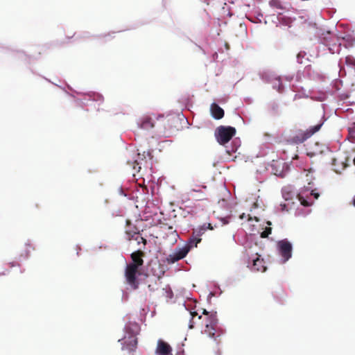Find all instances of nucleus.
Instances as JSON below:
<instances>
[{
	"label": "nucleus",
	"mask_w": 355,
	"mask_h": 355,
	"mask_svg": "<svg viewBox=\"0 0 355 355\" xmlns=\"http://www.w3.org/2000/svg\"><path fill=\"white\" fill-rule=\"evenodd\" d=\"M312 181L308 183V186H304L297 189L293 184L284 186L281 189V194L284 200L291 202L296 201L301 207L309 206L310 208L314 205L321 195L317 187H313Z\"/></svg>",
	"instance_id": "nucleus-1"
},
{
	"label": "nucleus",
	"mask_w": 355,
	"mask_h": 355,
	"mask_svg": "<svg viewBox=\"0 0 355 355\" xmlns=\"http://www.w3.org/2000/svg\"><path fill=\"white\" fill-rule=\"evenodd\" d=\"M236 134V129L232 125H220L214 130V137L216 141L225 148V153L222 155L224 162L234 161L236 155V153L241 146V141L239 138L233 137Z\"/></svg>",
	"instance_id": "nucleus-2"
},
{
	"label": "nucleus",
	"mask_w": 355,
	"mask_h": 355,
	"mask_svg": "<svg viewBox=\"0 0 355 355\" xmlns=\"http://www.w3.org/2000/svg\"><path fill=\"white\" fill-rule=\"evenodd\" d=\"M141 331L140 324L135 321L129 320L123 329V335L118 340L121 345V350H128L130 354L136 351L138 345L137 336Z\"/></svg>",
	"instance_id": "nucleus-3"
},
{
	"label": "nucleus",
	"mask_w": 355,
	"mask_h": 355,
	"mask_svg": "<svg viewBox=\"0 0 355 355\" xmlns=\"http://www.w3.org/2000/svg\"><path fill=\"white\" fill-rule=\"evenodd\" d=\"M124 277L126 284L132 289L137 290L139 288L143 279L146 277V275L139 272L138 270V264L135 261H132L131 263H126L125 264Z\"/></svg>",
	"instance_id": "nucleus-4"
},
{
	"label": "nucleus",
	"mask_w": 355,
	"mask_h": 355,
	"mask_svg": "<svg viewBox=\"0 0 355 355\" xmlns=\"http://www.w3.org/2000/svg\"><path fill=\"white\" fill-rule=\"evenodd\" d=\"M81 92L83 94H75V96L71 98L73 99L76 107H79L87 112L89 111L87 107L89 106V102H99V104H101L104 101V96L101 93L92 91Z\"/></svg>",
	"instance_id": "nucleus-5"
},
{
	"label": "nucleus",
	"mask_w": 355,
	"mask_h": 355,
	"mask_svg": "<svg viewBox=\"0 0 355 355\" xmlns=\"http://www.w3.org/2000/svg\"><path fill=\"white\" fill-rule=\"evenodd\" d=\"M295 209V216H308L311 212V208L309 206L301 207L298 205L296 201H282L275 206V211L276 214H285L289 212L290 210Z\"/></svg>",
	"instance_id": "nucleus-6"
},
{
	"label": "nucleus",
	"mask_w": 355,
	"mask_h": 355,
	"mask_svg": "<svg viewBox=\"0 0 355 355\" xmlns=\"http://www.w3.org/2000/svg\"><path fill=\"white\" fill-rule=\"evenodd\" d=\"M244 258L246 259L245 262L247 263V268L252 272H265L268 270L266 261L263 256L259 252H256L250 256L246 253L244 254Z\"/></svg>",
	"instance_id": "nucleus-7"
},
{
	"label": "nucleus",
	"mask_w": 355,
	"mask_h": 355,
	"mask_svg": "<svg viewBox=\"0 0 355 355\" xmlns=\"http://www.w3.org/2000/svg\"><path fill=\"white\" fill-rule=\"evenodd\" d=\"M276 250L280 263H286L293 256V244L286 238L278 240L276 242Z\"/></svg>",
	"instance_id": "nucleus-8"
},
{
	"label": "nucleus",
	"mask_w": 355,
	"mask_h": 355,
	"mask_svg": "<svg viewBox=\"0 0 355 355\" xmlns=\"http://www.w3.org/2000/svg\"><path fill=\"white\" fill-rule=\"evenodd\" d=\"M202 314L206 315L205 329L202 331V334H206L208 337L211 338L216 334L215 325L218 324L217 311L216 310L207 311L206 309L201 308Z\"/></svg>",
	"instance_id": "nucleus-9"
},
{
	"label": "nucleus",
	"mask_w": 355,
	"mask_h": 355,
	"mask_svg": "<svg viewBox=\"0 0 355 355\" xmlns=\"http://www.w3.org/2000/svg\"><path fill=\"white\" fill-rule=\"evenodd\" d=\"M268 166H270L271 173L276 176L284 178L291 170V162H283L280 160L272 159Z\"/></svg>",
	"instance_id": "nucleus-10"
},
{
	"label": "nucleus",
	"mask_w": 355,
	"mask_h": 355,
	"mask_svg": "<svg viewBox=\"0 0 355 355\" xmlns=\"http://www.w3.org/2000/svg\"><path fill=\"white\" fill-rule=\"evenodd\" d=\"M353 158L351 150L345 152V155L342 158L333 157L331 164L335 167L336 173L340 174L343 171L345 170L350 166V161Z\"/></svg>",
	"instance_id": "nucleus-11"
},
{
	"label": "nucleus",
	"mask_w": 355,
	"mask_h": 355,
	"mask_svg": "<svg viewBox=\"0 0 355 355\" xmlns=\"http://www.w3.org/2000/svg\"><path fill=\"white\" fill-rule=\"evenodd\" d=\"M246 225L248 226L250 231H257V234H259L261 238H268L272 233V223L268 220L264 219L259 225L249 223Z\"/></svg>",
	"instance_id": "nucleus-12"
},
{
	"label": "nucleus",
	"mask_w": 355,
	"mask_h": 355,
	"mask_svg": "<svg viewBox=\"0 0 355 355\" xmlns=\"http://www.w3.org/2000/svg\"><path fill=\"white\" fill-rule=\"evenodd\" d=\"M293 132V135H290L285 139V141L287 144L292 146L300 145L309 139L305 130L302 129H296Z\"/></svg>",
	"instance_id": "nucleus-13"
},
{
	"label": "nucleus",
	"mask_w": 355,
	"mask_h": 355,
	"mask_svg": "<svg viewBox=\"0 0 355 355\" xmlns=\"http://www.w3.org/2000/svg\"><path fill=\"white\" fill-rule=\"evenodd\" d=\"M125 234L127 240L130 241V239H134L137 241L138 243V236L139 235L141 239V234H140V230L139 228L132 223V220L129 218L125 220Z\"/></svg>",
	"instance_id": "nucleus-14"
},
{
	"label": "nucleus",
	"mask_w": 355,
	"mask_h": 355,
	"mask_svg": "<svg viewBox=\"0 0 355 355\" xmlns=\"http://www.w3.org/2000/svg\"><path fill=\"white\" fill-rule=\"evenodd\" d=\"M116 32L112 31L108 33H103V34H98V35H92L89 31H82L78 33H76V40H84V39H88L90 37H94L96 39H105L104 43L107 42V41L111 40L113 39L115 36L112 35Z\"/></svg>",
	"instance_id": "nucleus-15"
},
{
	"label": "nucleus",
	"mask_w": 355,
	"mask_h": 355,
	"mask_svg": "<svg viewBox=\"0 0 355 355\" xmlns=\"http://www.w3.org/2000/svg\"><path fill=\"white\" fill-rule=\"evenodd\" d=\"M136 153H134L133 155V162L136 164H141L144 161L145 163H147L148 159L152 161L153 156V149L149 148L147 150H144L142 153L139 150V148H136Z\"/></svg>",
	"instance_id": "nucleus-16"
},
{
	"label": "nucleus",
	"mask_w": 355,
	"mask_h": 355,
	"mask_svg": "<svg viewBox=\"0 0 355 355\" xmlns=\"http://www.w3.org/2000/svg\"><path fill=\"white\" fill-rule=\"evenodd\" d=\"M137 125L139 129L149 130L155 127V119L150 114L143 115L137 120Z\"/></svg>",
	"instance_id": "nucleus-17"
},
{
	"label": "nucleus",
	"mask_w": 355,
	"mask_h": 355,
	"mask_svg": "<svg viewBox=\"0 0 355 355\" xmlns=\"http://www.w3.org/2000/svg\"><path fill=\"white\" fill-rule=\"evenodd\" d=\"M315 72L312 69L311 64H307L305 65L303 70L299 69L296 72L295 81L300 83L302 80V77L310 80L315 79Z\"/></svg>",
	"instance_id": "nucleus-18"
},
{
	"label": "nucleus",
	"mask_w": 355,
	"mask_h": 355,
	"mask_svg": "<svg viewBox=\"0 0 355 355\" xmlns=\"http://www.w3.org/2000/svg\"><path fill=\"white\" fill-rule=\"evenodd\" d=\"M171 352H173L171 345L163 340L159 338L157 341V346L155 350V355H168Z\"/></svg>",
	"instance_id": "nucleus-19"
},
{
	"label": "nucleus",
	"mask_w": 355,
	"mask_h": 355,
	"mask_svg": "<svg viewBox=\"0 0 355 355\" xmlns=\"http://www.w3.org/2000/svg\"><path fill=\"white\" fill-rule=\"evenodd\" d=\"M239 243L243 246L245 253L248 249H251L254 245H259L257 234L250 233L245 238H243Z\"/></svg>",
	"instance_id": "nucleus-20"
},
{
	"label": "nucleus",
	"mask_w": 355,
	"mask_h": 355,
	"mask_svg": "<svg viewBox=\"0 0 355 355\" xmlns=\"http://www.w3.org/2000/svg\"><path fill=\"white\" fill-rule=\"evenodd\" d=\"M259 78L266 84L272 83L274 80L278 78V75L271 69H263L258 73Z\"/></svg>",
	"instance_id": "nucleus-21"
},
{
	"label": "nucleus",
	"mask_w": 355,
	"mask_h": 355,
	"mask_svg": "<svg viewBox=\"0 0 355 355\" xmlns=\"http://www.w3.org/2000/svg\"><path fill=\"white\" fill-rule=\"evenodd\" d=\"M211 116L215 120H220L225 114L224 110L216 102H213L209 107Z\"/></svg>",
	"instance_id": "nucleus-22"
},
{
	"label": "nucleus",
	"mask_w": 355,
	"mask_h": 355,
	"mask_svg": "<svg viewBox=\"0 0 355 355\" xmlns=\"http://www.w3.org/2000/svg\"><path fill=\"white\" fill-rule=\"evenodd\" d=\"M270 162H264L263 166H260L259 168L257 169L255 178L259 183H263L266 180L268 177L267 171L268 168L270 167V166H268Z\"/></svg>",
	"instance_id": "nucleus-23"
},
{
	"label": "nucleus",
	"mask_w": 355,
	"mask_h": 355,
	"mask_svg": "<svg viewBox=\"0 0 355 355\" xmlns=\"http://www.w3.org/2000/svg\"><path fill=\"white\" fill-rule=\"evenodd\" d=\"M340 37L347 48L355 46V33L354 31H348L343 33Z\"/></svg>",
	"instance_id": "nucleus-24"
},
{
	"label": "nucleus",
	"mask_w": 355,
	"mask_h": 355,
	"mask_svg": "<svg viewBox=\"0 0 355 355\" xmlns=\"http://www.w3.org/2000/svg\"><path fill=\"white\" fill-rule=\"evenodd\" d=\"M267 110L269 114L272 116H279L282 113L279 107V103L276 100H272L268 103Z\"/></svg>",
	"instance_id": "nucleus-25"
},
{
	"label": "nucleus",
	"mask_w": 355,
	"mask_h": 355,
	"mask_svg": "<svg viewBox=\"0 0 355 355\" xmlns=\"http://www.w3.org/2000/svg\"><path fill=\"white\" fill-rule=\"evenodd\" d=\"M272 84V88L279 94H283L287 90V85L284 83L282 76L278 75V78L275 79Z\"/></svg>",
	"instance_id": "nucleus-26"
},
{
	"label": "nucleus",
	"mask_w": 355,
	"mask_h": 355,
	"mask_svg": "<svg viewBox=\"0 0 355 355\" xmlns=\"http://www.w3.org/2000/svg\"><path fill=\"white\" fill-rule=\"evenodd\" d=\"M55 86L62 89L64 94L69 97H74L75 94H83L81 91L73 89L70 85L66 83V85H59L57 83L54 84Z\"/></svg>",
	"instance_id": "nucleus-27"
},
{
	"label": "nucleus",
	"mask_w": 355,
	"mask_h": 355,
	"mask_svg": "<svg viewBox=\"0 0 355 355\" xmlns=\"http://www.w3.org/2000/svg\"><path fill=\"white\" fill-rule=\"evenodd\" d=\"M216 225H213L211 223H204L202 225H198L196 228H195L193 233H195L197 236L202 238V236L207 230H212L214 229Z\"/></svg>",
	"instance_id": "nucleus-28"
},
{
	"label": "nucleus",
	"mask_w": 355,
	"mask_h": 355,
	"mask_svg": "<svg viewBox=\"0 0 355 355\" xmlns=\"http://www.w3.org/2000/svg\"><path fill=\"white\" fill-rule=\"evenodd\" d=\"M15 51L17 53V58L22 61L30 69V68H31L30 67L31 64V60L33 58V56L27 54L24 50H15Z\"/></svg>",
	"instance_id": "nucleus-29"
},
{
	"label": "nucleus",
	"mask_w": 355,
	"mask_h": 355,
	"mask_svg": "<svg viewBox=\"0 0 355 355\" xmlns=\"http://www.w3.org/2000/svg\"><path fill=\"white\" fill-rule=\"evenodd\" d=\"M268 4L272 8L279 9L282 10H287L291 6L289 3L284 2L282 0H270Z\"/></svg>",
	"instance_id": "nucleus-30"
},
{
	"label": "nucleus",
	"mask_w": 355,
	"mask_h": 355,
	"mask_svg": "<svg viewBox=\"0 0 355 355\" xmlns=\"http://www.w3.org/2000/svg\"><path fill=\"white\" fill-rule=\"evenodd\" d=\"M327 49L331 54L340 53L341 51V44L338 43V40L334 37L330 43H328Z\"/></svg>",
	"instance_id": "nucleus-31"
},
{
	"label": "nucleus",
	"mask_w": 355,
	"mask_h": 355,
	"mask_svg": "<svg viewBox=\"0 0 355 355\" xmlns=\"http://www.w3.org/2000/svg\"><path fill=\"white\" fill-rule=\"evenodd\" d=\"M319 35H320L318 38L319 43L325 47L328 46V43H330L331 40L334 38L331 32L329 31H327L326 32L322 31V33L319 34Z\"/></svg>",
	"instance_id": "nucleus-32"
},
{
	"label": "nucleus",
	"mask_w": 355,
	"mask_h": 355,
	"mask_svg": "<svg viewBox=\"0 0 355 355\" xmlns=\"http://www.w3.org/2000/svg\"><path fill=\"white\" fill-rule=\"evenodd\" d=\"M272 297L274 300L279 303V304H284L286 301V293L281 288H278V289L272 293Z\"/></svg>",
	"instance_id": "nucleus-33"
},
{
	"label": "nucleus",
	"mask_w": 355,
	"mask_h": 355,
	"mask_svg": "<svg viewBox=\"0 0 355 355\" xmlns=\"http://www.w3.org/2000/svg\"><path fill=\"white\" fill-rule=\"evenodd\" d=\"M173 252L177 255L178 259L180 260L187 257V255L189 252V248H188L187 247L185 248V246H180L178 245L175 248Z\"/></svg>",
	"instance_id": "nucleus-34"
},
{
	"label": "nucleus",
	"mask_w": 355,
	"mask_h": 355,
	"mask_svg": "<svg viewBox=\"0 0 355 355\" xmlns=\"http://www.w3.org/2000/svg\"><path fill=\"white\" fill-rule=\"evenodd\" d=\"M216 329V334L211 336V338L214 339V340L216 342V344L217 345H219L220 343V340L219 338L222 336H223L226 332V329L223 324H218Z\"/></svg>",
	"instance_id": "nucleus-35"
},
{
	"label": "nucleus",
	"mask_w": 355,
	"mask_h": 355,
	"mask_svg": "<svg viewBox=\"0 0 355 355\" xmlns=\"http://www.w3.org/2000/svg\"><path fill=\"white\" fill-rule=\"evenodd\" d=\"M183 306H184L185 309L190 314V320H189V324H188V327L189 329H192L195 327V322H193V318L195 317V314L197 313V311L196 309H189L185 302L183 303Z\"/></svg>",
	"instance_id": "nucleus-36"
},
{
	"label": "nucleus",
	"mask_w": 355,
	"mask_h": 355,
	"mask_svg": "<svg viewBox=\"0 0 355 355\" xmlns=\"http://www.w3.org/2000/svg\"><path fill=\"white\" fill-rule=\"evenodd\" d=\"M313 149L318 155H324L326 152L329 151V147L327 145L320 144L318 141L315 143Z\"/></svg>",
	"instance_id": "nucleus-37"
},
{
	"label": "nucleus",
	"mask_w": 355,
	"mask_h": 355,
	"mask_svg": "<svg viewBox=\"0 0 355 355\" xmlns=\"http://www.w3.org/2000/svg\"><path fill=\"white\" fill-rule=\"evenodd\" d=\"M307 53L304 51H300L296 54V62L299 64H306L310 62L309 58H306Z\"/></svg>",
	"instance_id": "nucleus-38"
},
{
	"label": "nucleus",
	"mask_w": 355,
	"mask_h": 355,
	"mask_svg": "<svg viewBox=\"0 0 355 355\" xmlns=\"http://www.w3.org/2000/svg\"><path fill=\"white\" fill-rule=\"evenodd\" d=\"M321 124H319L317 123L315 125H310L307 129L304 130L306 132V134L309 139L313 135H315L316 132H318L321 129Z\"/></svg>",
	"instance_id": "nucleus-39"
},
{
	"label": "nucleus",
	"mask_w": 355,
	"mask_h": 355,
	"mask_svg": "<svg viewBox=\"0 0 355 355\" xmlns=\"http://www.w3.org/2000/svg\"><path fill=\"white\" fill-rule=\"evenodd\" d=\"M162 294L166 296L168 300H172L174 298L173 290L168 285L162 288Z\"/></svg>",
	"instance_id": "nucleus-40"
},
{
	"label": "nucleus",
	"mask_w": 355,
	"mask_h": 355,
	"mask_svg": "<svg viewBox=\"0 0 355 355\" xmlns=\"http://www.w3.org/2000/svg\"><path fill=\"white\" fill-rule=\"evenodd\" d=\"M31 257V250L28 248H26L24 252H21L18 257H16V259L21 262L22 261H26L29 259Z\"/></svg>",
	"instance_id": "nucleus-41"
},
{
	"label": "nucleus",
	"mask_w": 355,
	"mask_h": 355,
	"mask_svg": "<svg viewBox=\"0 0 355 355\" xmlns=\"http://www.w3.org/2000/svg\"><path fill=\"white\" fill-rule=\"evenodd\" d=\"M178 258L175 252L173 251L172 253L166 256L165 261L168 265H172L178 261Z\"/></svg>",
	"instance_id": "nucleus-42"
},
{
	"label": "nucleus",
	"mask_w": 355,
	"mask_h": 355,
	"mask_svg": "<svg viewBox=\"0 0 355 355\" xmlns=\"http://www.w3.org/2000/svg\"><path fill=\"white\" fill-rule=\"evenodd\" d=\"M125 211L123 209H121V208H119L117 209H113L112 211H111V216L112 218H115V217H125Z\"/></svg>",
	"instance_id": "nucleus-43"
},
{
	"label": "nucleus",
	"mask_w": 355,
	"mask_h": 355,
	"mask_svg": "<svg viewBox=\"0 0 355 355\" xmlns=\"http://www.w3.org/2000/svg\"><path fill=\"white\" fill-rule=\"evenodd\" d=\"M189 240L193 243V246H198V245L202 241V238L197 236L196 234L193 232Z\"/></svg>",
	"instance_id": "nucleus-44"
},
{
	"label": "nucleus",
	"mask_w": 355,
	"mask_h": 355,
	"mask_svg": "<svg viewBox=\"0 0 355 355\" xmlns=\"http://www.w3.org/2000/svg\"><path fill=\"white\" fill-rule=\"evenodd\" d=\"M322 107L323 109V114L322 116H321L320 119L319 120V121L318 122L319 124H321V127H322V125L324 124V123L327 121L328 119V116H325V111H324V105L325 104H322Z\"/></svg>",
	"instance_id": "nucleus-45"
},
{
	"label": "nucleus",
	"mask_w": 355,
	"mask_h": 355,
	"mask_svg": "<svg viewBox=\"0 0 355 355\" xmlns=\"http://www.w3.org/2000/svg\"><path fill=\"white\" fill-rule=\"evenodd\" d=\"M184 343L182 342L178 345L177 355H184L185 351L184 349Z\"/></svg>",
	"instance_id": "nucleus-46"
},
{
	"label": "nucleus",
	"mask_w": 355,
	"mask_h": 355,
	"mask_svg": "<svg viewBox=\"0 0 355 355\" xmlns=\"http://www.w3.org/2000/svg\"><path fill=\"white\" fill-rule=\"evenodd\" d=\"M295 76H296V73L295 74L284 75V76H282V78L283 81L285 80L286 82L291 83L294 79L295 80Z\"/></svg>",
	"instance_id": "nucleus-47"
},
{
	"label": "nucleus",
	"mask_w": 355,
	"mask_h": 355,
	"mask_svg": "<svg viewBox=\"0 0 355 355\" xmlns=\"http://www.w3.org/2000/svg\"><path fill=\"white\" fill-rule=\"evenodd\" d=\"M223 291H220V293L218 294H213V292L209 291V293L207 297V302L208 304H211V297H219L221 294H222Z\"/></svg>",
	"instance_id": "nucleus-48"
},
{
	"label": "nucleus",
	"mask_w": 355,
	"mask_h": 355,
	"mask_svg": "<svg viewBox=\"0 0 355 355\" xmlns=\"http://www.w3.org/2000/svg\"><path fill=\"white\" fill-rule=\"evenodd\" d=\"M30 71H31V72L33 74H34V75H37V76H39L42 77V78L44 80H45L46 82H48V83H51V84H52V85H54L55 83H54V82H53L51 79H49V78H46V77H45V76H42V75H41V74H39V73H36V72H35V71L32 68H30Z\"/></svg>",
	"instance_id": "nucleus-49"
},
{
	"label": "nucleus",
	"mask_w": 355,
	"mask_h": 355,
	"mask_svg": "<svg viewBox=\"0 0 355 355\" xmlns=\"http://www.w3.org/2000/svg\"><path fill=\"white\" fill-rule=\"evenodd\" d=\"M118 193L121 196H124V197H126L128 200H133L134 197H130L128 196L122 189V186H121L119 189H118Z\"/></svg>",
	"instance_id": "nucleus-50"
},
{
	"label": "nucleus",
	"mask_w": 355,
	"mask_h": 355,
	"mask_svg": "<svg viewBox=\"0 0 355 355\" xmlns=\"http://www.w3.org/2000/svg\"><path fill=\"white\" fill-rule=\"evenodd\" d=\"M182 246H185V248L187 247L188 248H189V252L193 248H197V246H193V243H191L189 240L186 241Z\"/></svg>",
	"instance_id": "nucleus-51"
},
{
	"label": "nucleus",
	"mask_w": 355,
	"mask_h": 355,
	"mask_svg": "<svg viewBox=\"0 0 355 355\" xmlns=\"http://www.w3.org/2000/svg\"><path fill=\"white\" fill-rule=\"evenodd\" d=\"M19 261L17 260V261H10L8 262L7 264L10 267V268H14V267H21V265L18 263Z\"/></svg>",
	"instance_id": "nucleus-52"
},
{
	"label": "nucleus",
	"mask_w": 355,
	"mask_h": 355,
	"mask_svg": "<svg viewBox=\"0 0 355 355\" xmlns=\"http://www.w3.org/2000/svg\"><path fill=\"white\" fill-rule=\"evenodd\" d=\"M121 292H122L121 302H127L129 298V294L125 293L123 290H121Z\"/></svg>",
	"instance_id": "nucleus-53"
},
{
	"label": "nucleus",
	"mask_w": 355,
	"mask_h": 355,
	"mask_svg": "<svg viewBox=\"0 0 355 355\" xmlns=\"http://www.w3.org/2000/svg\"><path fill=\"white\" fill-rule=\"evenodd\" d=\"M148 290L151 292H154L155 291L158 289L157 282L155 284H148Z\"/></svg>",
	"instance_id": "nucleus-54"
},
{
	"label": "nucleus",
	"mask_w": 355,
	"mask_h": 355,
	"mask_svg": "<svg viewBox=\"0 0 355 355\" xmlns=\"http://www.w3.org/2000/svg\"><path fill=\"white\" fill-rule=\"evenodd\" d=\"M222 9L223 10V12L224 13L227 11V13L226 14L227 16L228 17H231L232 15V14L230 12L229 9H230V7L228 6H227L226 4H225L224 6H223Z\"/></svg>",
	"instance_id": "nucleus-55"
},
{
	"label": "nucleus",
	"mask_w": 355,
	"mask_h": 355,
	"mask_svg": "<svg viewBox=\"0 0 355 355\" xmlns=\"http://www.w3.org/2000/svg\"><path fill=\"white\" fill-rule=\"evenodd\" d=\"M318 154L316 153V152L314 150V149L313 148L312 150H309L307 152V155L310 157V158H313L315 156H316Z\"/></svg>",
	"instance_id": "nucleus-56"
},
{
	"label": "nucleus",
	"mask_w": 355,
	"mask_h": 355,
	"mask_svg": "<svg viewBox=\"0 0 355 355\" xmlns=\"http://www.w3.org/2000/svg\"><path fill=\"white\" fill-rule=\"evenodd\" d=\"M25 247L26 248H32L33 250H35V248L31 243V241L30 240H28L25 244H24Z\"/></svg>",
	"instance_id": "nucleus-57"
},
{
	"label": "nucleus",
	"mask_w": 355,
	"mask_h": 355,
	"mask_svg": "<svg viewBox=\"0 0 355 355\" xmlns=\"http://www.w3.org/2000/svg\"><path fill=\"white\" fill-rule=\"evenodd\" d=\"M151 115L153 116L155 119V123L156 122V121H159L160 119L163 118V116L160 114H153Z\"/></svg>",
	"instance_id": "nucleus-58"
},
{
	"label": "nucleus",
	"mask_w": 355,
	"mask_h": 355,
	"mask_svg": "<svg viewBox=\"0 0 355 355\" xmlns=\"http://www.w3.org/2000/svg\"><path fill=\"white\" fill-rule=\"evenodd\" d=\"M350 149H351V152L353 155L352 163L355 166V146L354 147L351 148Z\"/></svg>",
	"instance_id": "nucleus-59"
},
{
	"label": "nucleus",
	"mask_w": 355,
	"mask_h": 355,
	"mask_svg": "<svg viewBox=\"0 0 355 355\" xmlns=\"http://www.w3.org/2000/svg\"><path fill=\"white\" fill-rule=\"evenodd\" d=\"M203 14H205L207 18V20H210L211 19V16L209 15V14L207 12V10L206 9H203Z\"/></svg>",
	"instance_id": "nucleus-60"
},
{
	"label": "nucleus",
	"mask_w": 355,
	"mask_h": 355,
	"mask_svg": "<svg viewBox=\"0 0 355 355\" xmlns=\"http://www.w3.org/2000/svg\"><path fill=\"white\" fill-rule=\"evenodd\" d=\"M263 156H265L264 150H260V151L258 153L257 157H263Z\"/></svg>",
	"instance_id": "nucleus-61"
},
{
	"label": "nucleus",
	"mask_w": 355,
	"mask_h": 355,
	"mask_svg": "<svg viewBox=\"0 0 355 355\" xmlns=\"http://www.w3.org/2000/svg\"><path fill=\"white\" fill-rule=\"evenodd\" d=\"M9 272H10V271L8 270H5L0 272V276L7 275H8Z\"/></svg>",
	"instance_id": "nucleus-62"
},
{
	"label": "nucleus",
	"mask_w": 355,
	"mask_h": 355,
	"mask_svg": "<svg viewBox=\"0 0 355 355\" xmlns=\"http://www.w3.org/2000/svg\"><path fill=\"white\" fill-rule=\"evenodd\" d=\"M215 355H222V351L218 348L215 351Z\"/></svg>",
	"instance_id": "nucleus-63"
},
{
	"label": "nucleus",
	"mask_w": 355,
	"mask_h": 355,
	"mask_svg": "<svg viewBox=\"0 0 355 355\" xmlns=\"http://www.w3.org/2000/svg\"><path fill=\"white\" fill-rule=\"evenodd\" d=\"M351 204H352V205H353L355 207V195L353 196V198L351 200Z\"/></svg>",
	"instance_id": "nucleus-64"
}]
</instances>
